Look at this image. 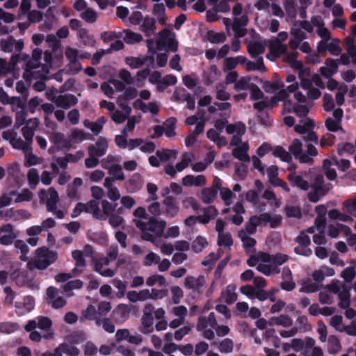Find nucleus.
I'll use <instances>...</instances> for the list:
<instances>
[{
  "label": "nucleus",
  "mask_w": 356,
  "mask_h": 356,
  "mask_svg": "<svg viewBox=\"0 0 356 356\" xmlns=\"http://www.w3.org/2000/svg\"><path fill=\"white\" fill-rule=\"evenodd\" d=\"M289 152L296 160H298L300 163H306L312 165L314 162V157L316 156L318 154L316 147L312 144L307 145V150L302 151V143L300 140L295 138L292 140L289 147Z\"/></svg>",
  "instance_id": "1"
},
{
  "label": "nucleus",
  "mask_w": 356,
  "mask_h": 356,
  "mask_svg": "<svg viewBox=\"0 0 356 356\" xmlns=\"http://www.w3.org/2000/svg\"><path fill=\"white\" fill-rule=\"evenodd\" d=\"M35 252L38 259L27 264L28 268L31 270L33 268L44 270L58 259L57 253L49 250L46 247L38 248Z\"/></svg>",
  "instance_id": "2"
},
{
  "label": "nucleus",
  "mask_w": 356,
  "mask_h": 356,
  "mask_svg": "<svg viewBox=\"0 0 356 356\" xmlns=\"http://www.w3.org/2000/svg\"><path fill=\"white\" fill-rule=\"evenodd\" d=\"M52 326L51 320L47 316H39L36 319L30 320L24 327L26 332L33 331L36 327L44 331L51 330Z\"/></svg>",
  "instance_id": "3"
},
{
  "label": "nucleus",
  "mask_w": 356,
  "mask_h": 356,
  "mask_svg": "<svg viewBox=\"0 0 356 356\" xmlns=\"http://www.w3.org/2000/svg\"><path fill=\"white\" fill-rule=\"evenodd\" d=\"M165 227L166 222L163 220H158L154 217H149L148 219L147 232H152L151 234L156 237V241L163 236Z\"/></svg>",
  "instance_id": "4"
},
{
  "label": "nucleus",
  "mask_w": 356,
  "mask_h": 356,
  "mask_svg": "<svg viewBox=\"0 0 356 356\" xmlns=\"http://www.w3.org/2000/svg\"><path fill=\"white\" fill-rule=\"evenodd\" d=\"M54 103L58 107L68 109L78 103V99L72 94L59 95L54 98Z\"/></svg>",
  "instance_id": "5"
},
{
  "label": "nucleus",
  "mask_w": 356,
  "mask_h": 356,
  "mask_svg": "<svg viewBox=\"0 0 356 356\" xmlns=\"http://www.w3.org/2000/svg\"><path fill=\"white\" fill-rule=\"evenodd\" d=\"M108 149L107 140L104 137H99L95 143V145H90L88 147L89 156H97L100 157L104 156Z\"/></svg>",
  "instance_id": "6"
},
{
  "label": "nucleus",
  "mask_w": 356,
  "mask_h": 356,
  "mask_svg": "<svg viewBox=\"0 0 356 356\" xmlns=\"http://www.w3.org/2000/svg\"><path fill=\"white\" fill-rule=\"evenodd\" d=\"M311 191L307 193L309 202L316 203L321 197L325 196L332 188V184L327 183L326 186H310Z\"/></svg>",
  "instance_id": "7"
},
{
  "label": "nucleus",
  "mask_w": 356,
  "mask_h": 356,
  "mask_svg": "<svg viewBox=\"0 0 356 356\" xmlns=\"http://www.w3.org/2000/svg\"><path fill=\"white\" fill-rule=\"evenodd\" d=\"M144 180L139 173H134L131 178L125 182L127 191L129 193H136L143 186Z\"/></svg>",
  "instance_id": "8"
},
{
  "label": "nucleus",
  "mask_w": 356,
  "mask_h": 356,
  "mask_svg": "<svg viewBox=\"0 0 356 356\" xmlns=\"http://www.w3.org/2000/svg\"><path fill=\"white\" fill-rule=\"evenodd\" d=\"M163 203L165 207V214L167 217L174 218L177 215L179 208L177 205L176 197L168 196L165 198Z\"/></svg>",
  "instance_id": "9"
},
{
  "label": "nucleus",
  "mask_w": 356,
  "mask_h": 356,
  "mask_svg": "<svg viewBox=\"0 0 356 356\" xmlns=\"http://www.w3.org/2000/svg\"><path fill=\"white\" fill-rule=\"evenodd\" d=\"M204 277L201 275L198 277L188 276L185 278V287L193 291L194 292H200L204 285Z\"/></svg>",
  "instance_id": "10"
},
{
  "label": "nucleus",
  "mask_w": 356,
  "mask_h": 356,
  "mask_svg": "<svg viewBox=\"0 0 356 356\" xmlns=\"http://www.w3.org/2000/svg\"><path fill=\"white\" fill-rule=\"evenodd\" d=\"M203 215L196 216L197 222L206 225L218 216V210L214 206H209L202 209Z\"/></svg>",
  "instance_id": "11"
},
{
  "label": "nucleus",
  "mask_w": 356,
  "mask_h": 356,
  "mask_svg": "<svg viewBox=\"0 0 356 356\" xmlns=\"http://www.w3.org/2000/svg\"><path fill=\"white\" fill-rule=\"evenodd\" d=\"M220 74L221 72L216 65H211L208 72H204V83L207 86H211L219 78Z\"/></svg>",
  "instance_id": "12"
},
{
  "label": "nucleus",
  "mask_w": 356,
  "mask_h": 356,
  "mask_svg": "<svg viewBox=\"0 0 356 356\" xmlns=\"http://www.w3.org/2000/svg\"><path fill=\"white\" fill-rule=\"evenodd\" d=\"M261 223L262 220L261 214L259 216H252L246 222L245 228L241 231L245 232L246 234H254L257 232V227L261 225Z\"/></svg>",
  "instance_id": "13"
},
{
  "label": "nucleus",
  "mask_w": 356,
  "mask_h": 356,
  "mask_svg": "<svg viewBox=\"0 0 356 356\" xmlns=\"http://www.w3.org/2000/svg\"><path fill=\"white\" fill-rule=\"evenodd\" d=\"M156 29L155 19L150 17L148 15L145 17L143 22L140 26V29L145 33V36L149 37L154 34Z\"/></svg>",
  "instance_id": "14"
},
{
  "label": "nucleus",
  "mask_w": 356,
  "mask_h": 356,
  "mask_svg": "<svg viewBox=\"0 0 356 356\" xmlns=\"http://www.w3.org/2000/svg\"><path fill=\"white\" fill-rule=\"evenodd\" d=\"M85 206L88 209V211H85V213H92V217L97 220H105L104 215H102V211L99 209V203L96 200H91L85 204Z\"/></svg>",
  "instance_id": "15"
},
{
  "label": "nucleus",
  "mask_w": 356,
  "mask_h": 356,
  "mask_svg": "<svg viewBox=\"0 0 356 356\" xmlns=\"http://www.w3.org/2000/svg\"><path fill=\"white\" fill-rule=\"evenodd\" d=\"M159 38L156 41V48L159 50L163 49L166 46V43L168 41H169V40L175 38V34L172 33L170 29L166 28L160 31L159 33Z\"/></svg>",
  "instance_id": "16"
},
{
  "label": "nucleus",
  "mask_w": 356,
  "mask_h": 356,
  "mask_svg": "<svg viewBox=\"0 0 356 356\" xmlns=\"http://www.w3.org/2000/svg\"><path fill=\"white\" fill-rule=\"evenodd\" d=\"M288 179L293 186H296L303 191H308L310 187L309 182L305 180L301 175L289 173L288 175Z\"/></svg>",
  "instance_id": "17"
},
{
  "label": "nucleus",
  "mask_w": 356,
  "mask_h": 356,
  "mask_svg": "<svg viewBox=\"0 0 356 356\" xmlns=\"http://www.w3.org/2000/svg\"><path fill=\"white\" fill-rule=\"evenodd\" d=\"M136 226L141 231V238L144 241L151 242L152 243H156V237L151 233L147 232L148 221H136L135 222Z\"/></svg>",
  "instance_id": "18"
},
{
  "label": "nucleus",
  "mask_w": 356,
  "mask_h": 356,
  "mask_svg": "<svg viewBox=\"0 0 356 356\" xmlns=\"http://www.w3.org/2000/svg\"><path fill=\"white\" fill-rule=\"evenodd\" d=\"M143 328L141 332L143 334H149L153 332L154 316L151 312H145L141 318Z\"/></svg>",
  "instance_id": "19"
},
{
  "label": "nucleus",
  "mask_w": 356,
  "mask_h": 356,
  "mask_svg": "<svg viewBox=\"0 0 356 356\" xmlns=\"http://www.w3.org/2000/svg\"><path fill=\"white\" fill-rule=\"evenodd\" d=\"M72 258L74 259L76 262V268H74L73 273L80 274L83 272V270H79V267H85L86 265V260L83 257V252L81 250H74L72 252Z\"/></svg>",
  "instance_id": "20"
},
{
  "label": "nucleus",
  "mask_w": 356,
  "mask_h": 356,
  "mask_svg": "<svg viewBox=\"0 0 356 356\" xmlns=\"http://www.w3.org/2000/svg\"><path fill=\"white\" fill-rule=\"evenodd\" d=\"M265 51L264 45L259 42H251L248 45V51L253 58H257L260 54Z\"/></svg>",
  "instance_id": "21"
},
{
  "label": "nucleus",
  "mask_w": 356,
  "mask_h": 356,
  "mask_svg": "<svg viewBox=\"0 0 356 356\" xmlns=\"http://www.w3.org/2000/svg\"><path fill=\"white\" fill-rule=\"evenodd\" d=\"M177 119L174 117L168 118L163 123L164 133L168 138L176 136L175 128Z\"/></svg>",
  "instance_id": "22"
},
{
  "label": "nucleus",
  "mask_w": 356,
  "mask_h": 356,
  "mask_svg": "<svg viewBox=\"0 0 356 356\" xmlns=\"http://www.w3.org/2000/svg\"><path fill=\"white\" fill-rule=\"evenodd\" d=\"M284 84L279 79L276 78L273 82L265 81L263 83V88L267 93L274 92L282 88Z\"/></svg>",
  "instance_id": "23"
},
{
  "label": "nucleus",
  "mask_w": 356,
  "mask_h": 356,
  "mask_svg": "<svg viewBox=\"0 0 356 356\" xmlns=\"http://www.w3.org/2000/svg\"><path fill=\"white\" fill-rule=\"evenodd\" d=\"M248 145L243 144L241 147L234 148L232 151V155L241 161H249L250 156L248 154Z\"/></svg>",
  "instance_id": "24"
},
{
  "label": "nucleus",
  "mask_w": 356,
  "mask_h": 356,
  "mask_svg": "<svg viewBox=\"0 0 356 356\" xmlns=\"http://www.w3.org/2000/svg\"><path fill=\"white\" fill-rule=\"evenodd\" d=\"M262 222H269L271 228H277L282 223V218L280 216L276 215L273 217L269 213H261Z\"/></svg>",
  "instance_id": "25"
},
{
  "label": "nucleus",
  "mask_w": 356,
  "mask_h": 356,
  "mask_svg": "<svg viewBox=\"0 0 356 356\" xmlns=\"http://www.w3.org/2000/svg\"><path fill=\"white\" fill-rule=\"evenodd\" d=\"M218 192L213 188L206 187L202 190V200L204 203H212L217 197Z\"/></svg>",
  "instance_id": "26"
},
{
  "label": "nucleus",
  "mask_w": 356,
  "mask_h": 356,
  "mask_svg": "<svg viewBox=\"0 0 356 356\" xmlns=\"http://www.w3.org/2000/svg\"><path fill=\"white\" fill-rule=\"evenodd\" d=\"M124 33L123 40L128 44H134L143 40V36L140 33H135L129 29L124 30Z\"/></svg>",
  "instance_id": "27"
},
{
  "label": "nucleus",
  "mask_w": 356,
  "mask_h": 356,
  "mask_svg": "<svg viewBox=\"0 0 356 356\" xmlns=\"http://www.w3.org/2000/svg\"><path fill=\"white\" fill-rule=\"evenodd\" d=\"M248 235L249 234H246L243 231H239L238 234V237L243 242V246L245 251H250L257 243L256 240L254 238L250 237Z\"/></svg>",
  "instance_id": "28"
},
{
  "label": "nucleus",
  "mask_w": 356,
  "mask_h": 356,
  "mask_svg": "<svg viewBox=\"0 0 356 356\" xmlns=\"http://www.w3.org/2000/svg\"><path fill=\"white\" fill-rule=\"evenodd\" d=\"M177 154V152L176 150L169 149H163L156 152V155L162 162H167L171 159H175Z\"/></svg>",
  "instance_id": "29"
},
{
  "label": "nucleus",
  "mask_w": 356,
  "mask_h": 356,
  "mask_svg": "<svg viewBox=\"0 0 356 356\" xmlns=\"http://www.w3.org/2000/svg\"><path fill=\"white\" fill-rule=\"evenodd\" d=\"M96 325L102 326L105 332L110 334L114 333L115 330V325L109 318H99L96 321Z\"/></svg>",
  "instance_id": "30"
},
{
  "label": "nucleus",
  "mask_w": 356,
  "mask_h": 356,
  "mask_svg": "<svg viewBox=\"0 0 356 356\" xmlns=\"http://www.w3.org/2000/svg\"><path fill=\"white\" fill-rule=\"evenodd\" d=\"M273 154L284 162L290 163L292 161L291 154L282 146H277L273 149Z\"/></svg>",
  "instance_id": "31"
},
{
  "label": "nucleus",
  "mask_w": 356,
  "mask_h": 356,
  "mask_svg": "<svg viewBox=\"0 0 356 356\" xmlns=\"http://www.w3.org/2000/svg\"><path fill=\"white\" fill-rule=\"evenodd\" d=\"M206 38L213 44L222 43L226 40V36L223 33H216L212 30L207 32Z\"/></svg>",
  "instance_id": "32"
},
{
  "label": "nucleus",
  "mask_w": 356,
  "mask_h": 356,
  "mask_svg": "<svg viewBox=\"0 0 356 356\" xmlns=\"http://www.w3.org/2000/svg\"><path fill=\"white\" fill-rule=\"evenodd\" d=\"M273 324L277 325H282L285 327H291L293 325V321L291 318L286 314H282L277 317H273L270 319Z\"/></svg>",
  "instance_id": "33"
},
{
  "label": "nucleus",
  "mask_w": 356,
  "mask_h": 356,
  "mask_svg": "<svg viewBox=\"0 0 356 356\" xmlns=\"http://www.w3.org/2000/svg\"><path fill=\"white\" fill-rule=\"evenodd\" d=\"M183 92L184 93L182 94V97L181 98V99L183 102H186V108L188 109L194 110L195 106V98L192 97L189 92H186L185 89H183ZM173 95L177 100L180 99L176 92H174Z\"/></svg>",
  "instance_id": "34"
},
{
  "label": "nucleus",
  "mask_w": 356,
  "mask_h": 356,
  "mask_svg": "<svg viewBox=\"0 0 356 356\" xmlns=\"http://www.w3.org/2000/svg\"><path fill=\"white\" fill-rule=\"evenodd\" d=\"M39 197L42 201L47 198V200L58 201V194L54 188H49L48 192L44 189H41L39 192Z\"/></svg>",
  "instance_id": "35"
},
{
  "label": "nucleus",
  "mask_w": 356,
  "mask_h": 356,
  "mask_svg": "<svg viewBox=\"0 0 356 356\" xmlns=\"http://www.w3.org/2000/svg\"><path fill=\"white\" fill-rule=\"evenodd\" d=\"M81 315L84 319L94 321L95 323L100 318L97 315L95 307L92 305H88L87 308L82 311Z\"/></svg>",
  "instance_id": "36"
},
{
  "label": "nucleus",
  "mask_w": 356,
  "mask_h": 356,
  "mask_svg": "<svg viewBox=\"0 0 356 356\" xmlns=\"http://www.w3.org/2000/svg\"><path fill=\"white\" fill-rule=\"evenodd\" d=\"M103 266L104 264L99 259L95 260V270L96 272L99 273L102 276L106 277H112L115 275V270L110 268L102 270Z\"/></svg>",
  "instance_id": "37"
},
{
  "label": "nucleus",
  "mask_w": 356,
  "mask_h": 356,
  "mask_svg": "<svg viewBox=\"0 0 356 356\" xmlns=\"http://www.w3.org/2000/svg\"><path fill=\"white\" fill-rule=\"evenodd\" d=\"M108 172L115 180L123 181L124 179L122 168L120 164L112 165L109 167Z\"/></svg>",
  "instance_id": "38"
},
{
  "label": "nucleus",
  "mask_w": 356,
  "mask_h": 356,
  "mask_svg": "<svg viewBox=\"0 0 356 356\" xmlns=\"http://www.w3.org/2000/svg\"><path fill=\"white\" fill-rule=\"evenodd\" d=\"M208 245L206 238L198 236L192 243V250L196 252H201Z\"/></svg>",
  "instance_id": "39"
},
{
  "label": "nucleus",
  "mask_w": 356,
  "mask_h": 356,
  "mask_svg": "<svg viewBox=\"0 0 356 356\" xmlns=\"http://www.w3.org/2000/svg\"><path fill=\"white\" fill-rule=\"evenodd\" d=\"M27 179L31 188H35L40 181L38 171L36 168H31L28 171Z\"/></svg>",
  "instance_id": "40"
},
{
  "label": "nucleus",
  "mask_w": 356,
  "mask_h": 356,
  "mask_svg": "<svg viewBox=\"0 0 356 356\" xmlns=\"http://www.w3.org/2000/svg\"><path fill=\"white\" fill-rule=\"evenodd\" d=\"M19 326L17 323L3 322L0 323V333L10 334L19 329Z\"/></svg>",
  "instance_id": "41"
},
{
  "label": "nucleus",
  "mask_w": 356,
  "mask_h": 356,
  "mask_svg": "<svg viewBox=\"0 0 356 356\" xmlns=\"http://www.w3.org/2000/svg\"><path fill=\"white\" fill-rule=\"evenodd\" d=\"M218 349L221 353H232L234 349V342L232 339L229 338L224 339L219 343Z\"/></svg>",
  "instance_id": "42"
},
{
  "label": "nucleus",
  "mask_w": 356,
  "mask_h": 356,
  "mask_svg": "<svg viewBox=\"0 0 356 356\" xmlns=\"http://www.w3.org/2000/svg\"><path fill=\"white\" fill-rule=\"evenodd\" d=\"M355 152V146L351 143H341L337 145V153L342 156L344 153L353 154Z\"/></svg>",
  "instance_id": "43"
},
{
  "label": "nucleus",
  "mask_w": 356,
  "mask_h": 356,
  "mask_svg": "<svg viewBox=\"0 0 356 356\" xmlns=\"http://www.w3.org/2000/svg\"><path fill=\"white\" fill-rule=\"evenodd\" d=\"M79 37L82 40L86 45L93 46L95 43V40L92 35L89 34L88 31L86 29H81L78 31Z\"/></svg>",
  "instance_id": "44"
},
{
  "label": "nucleus",
  "mask_w": 356,
  "mask_h": 356,
  "mask_svg": "<svg viewBox=\"0 0 356 356\" xmlns=\"http://www.w3.org/2000/svg\"><path fill=\"white\" fill-rule=\"evenodd\" d=\"M325 125L327 129L330 131L337 132V131H341L343 133L345 132L344 129L341 125V122L337 120H334L331 118L326 119Z\"/></svg>",
  "instance_id": "45"
},
{
  "label": "nucleus",
  "mask_w": 356,
  "mask_h": 356,
  "mask_svg": "<svg viewBox=\"0 0 356 356\" xmlns=\"http://www.w3.org/2000/svg\"><path fill=\"white\" fill-rule=\"evenodd\" d=\"M15 38L13 36H9L6 39H1L0 40L1 49L6 53H10L13 50Z\"/></svg>",
  "instance_id": "46"
},
{
  "label": "nucleus",
  "mask_w": 356,
  "mask_h": 356,
  "mask_svg": "<svg viewBox=\"0 0 356 356\" xmlns=\"http://www.w3.org/2000/svg\"><path fill=\"white\" fill-rule=\"evenodd\" d=\"M8 104L12 106L15 112L27 109L26 103L19 97H12Z\"/></svg>",
  "instance_id": "47"
},
{
  "label": "nucleus",
  "mask_w": 356,
  "mask_h": 356,
  "mask_svg": "<svg viewBox=\"0 0 356 356\" xmlns=\"http://www.w3.org/2000/svg\"><path fill=\"white\" fill-rule=\"evenodd\" d=\"M113 316L115 323H122L129 317V312L125 309H122L119 306L118 309L113 310Z\"/></svg>",
  "instance_id": "48"
},
{
  "label": "nucleus",
  "mask_w": 356,
  "mask_h": 356,
  "mask_svg": "<svg viewBox=\"0 0 356 356\" xmlns=\"http://www.w3.org/2000/svg\"><path fill=\"white\" fill-rule=\"evenodd\" d=\"M270 49V54H273L275 58L286 54L287 51L286 45L282 43H277L276 46L271 45Z\"/></svg>",
  "instance_id": "49"
},
{
  "label": "nucleus",
  "mask_w": 356,
  "mask_h": 356,
  "mask_svg": "<svg viewBox=\"0 0 356 356\" xmlns=\"http://www.w3.org/2000/svg\"><path fill=\"white\" fill-rule=\"evenodd\" d=\"M249 90L250 91V99L252 101L261 99L264 96L259 87L254 83H250V88H249Z\"/></svg>",
  "instance_id": "50"
},
{
  "label": "nucleus",
  "mask_w": 356,
  "mask_h": 356,
  "mask_svg": "<svg viewBox=\"0 0 356 356\" xmlns=\"http://www.w3.org/2000/svg\"><path fill=\"white\" fill-rule=\"evenodd\" d=\"M165 282L166 280L164 276L158 274L149 276L146 280V284L149 286H152L156 283L161 286L165 285Z\"/></svg>",
  "instance_id": "51"
},
{
  "label": "nucleus",
  "mask_w": 356,
  "mask_h": 356,
  "mask_svg": "<svg viewBox=\"0 0 356 356\" xmlns=\"http://www.w3.org/2000/svg\"><path fill=\"white\" fill-rule=\"evenodd\" d=\"M284 7L287 15L291 18L296 17V8L294 0H284Z\"/></svg>",
  "instance_id": "52"
},
{
  "label": "nucleus",
  "mask_w": 356,
  "mask_h": 356,
  "mask_svg": "<svg viewBox=\"0 0 356 356\" xmlns=\"http://www.w3.org/2000/svg\"><path fill=\"white\" fill-rule=\"evenodd\" d=\"M257 270L266 276H269L273 272L279 273L280 271L277 267H272V266L265 264H259Z\"/></svg>",
  "instance_id": "53"
},
{
  "label": "nucleus",
  "mask_w": 356,
  "mask_h": 356,
  "mask_svg": "<svg viewBox=\"0 0 356 356\" xmlns=\"http://www.w3.org/2000/svg\"><path fill=\"white\" fill-rule=\"evenodd\" d=\"M356 275L355 267L351 266L343 269L341 273V277L344 279L346 282H350L353 280Z\"/></svg>",
  "instance_id": "54"
},
{
  "label": "nucleus",
  "mask_w": 356,
  "mask_h": 356,
  "mask_svg": "<svg viewBox=\"0 0 356 356\" xmlns=\"http://www.w3.org/2000/svg\"><path fill=\"white\" fill-rule=\"evenodd\" d=\"M191 161V157L190 156L189 154L187 152L184 153L181 156V161L177 163L175 165V169L177 172L183 171L185 168H186L188 166Z\"/></svg>",
  "instance_id": "55"
},
{
  "label": "nucleus",
  "mask_w": 356,
  "mask_h": 356,
  "mask_svg": "<svg viewBox=\"0 0 356 356\" xmlns=\"http://www.w3.org/2000/svg\"><path fill=\"white\" fill-rule=\"evenodd\" d=\"M15 127L19 128L23 124H26V116L28 115L27 109L24 111H19L15 112Z\"/></svg>",
  "instance_id": "56"
},
{
  "label": "nucleus",
  "mask_w": 356,
  "mask_h": 356,
  "mask_svg": "<svg viewBox=\"0 0 356 356\" xmlns=\"http://www.w3.org/2000/svg\"><path fill=\"white\" fill-rule=\"evenodd\" d=\"M63 353L70 356H77L79 354V350L74 346L63 343L60 344Z\"/></svg>",
  "instance_id": "57"
},
{
  "label": "nucleus",
  "mask_w": 356,
  "mask_h": 356,
  "mask_svg": "<svg viewBox=\"0 0 356 356\" xmlns=\"http://www.w3.org/2000/svg\"><path fill=\"white\" fill-rule=\"evenodd\" d=\"M69 138L74 143H81L86 139V134L83 130L74 129Z\"/></svg>",
  "instance_id": "58"
},
{
  "label": "nucleus",
  "mask_w": 356,
  "mask_h": 356,
  "mask_svg": "<svg viewBox=\"0 0 356 356\" xmlns=\"http://www.w3.org/2000/svg\"><path fill=\"white\" fill-rule=\"evenodd\" d=\"M33 195L28 188L22 190V193L17 194L15 202H29L33 199Z\"/></svg>",
  "instance_id": "59"
},
{
  "label": "nucleus",
  "mask_w": 356,
  "mask_h": 356,
  "mask_svg": "<svg viewBox=\"0 0 356 356\" xmlns=\"http://www.w3.org/2000/svg\"><path fill=\"white\" fill-rule=\"evenodd\" d=\"M111 306L109 302L102 301L100 302L97 307V313L98 316L100 318L106 316V314L111 311Z\"/></svg>",
  "instance_id": "60"
},
{
  "label": "nucleus",
  "mask_w": 356,
  "mask_h": 356,
  "mask_svg": "<svg viewBox=\"0 0 356 356\" xmlns=\"http://www.w3.org/2000/svg\"><path fill=\"white\" fill-rule=\"evenodd\" d=\"M125 61L126 64L128 65L130 67L136 69L143 66L145 63L146 60L136 57H127Z\"/></svg>",
  "instance_id": "61"
},
{
  "label": "nucleus",
  "mask_w": 356,
  "mask_h": 356,
  "mask_svg": "<svg viewBox=\"0 0 356 356\" xmlns=\"http://www.w3.org/2000/svg\"><path fill=\"white\" fill-rule=\"evenodd\" d=\"M250 78H248V79L245 77L241 78L238 81H237L234 85V89L236 91L240 90H249L250 88V83L249 81Z\"/></svg>",
  "instance_id": "62"
},
{
  "label": "nucleus",
  "mask_w": 356,
  "mask_h": 356,
  "mask_svg": "<svg viewBox=\"0 0 356 356\" xmlns=\"http://www.w3.org/2000/svg\"><path fill=\"white\" fill-rule=\"evenodd\" d=\"M129 116L125 115L122 111H115L111 115L112 120L116 124H122L125 122Z\"/></svg>",
  "instance_id": "63"
},
{
  "label": "nucleus",
  "mask_w": 356,
  "mask_h": 356,
  "mask_svg": "<svg viewBox=\"0 0 356 356\" xmlns=\"http://www.w3.org/2000/svg\"><path fill=\"white\" fill-rule=\"evenodd\" d=\"M81 17L88 23H94L97 20L96 13L90 8L81 14Z\"/></svg>",
  "instance_id": "64"
}]
</instances>
